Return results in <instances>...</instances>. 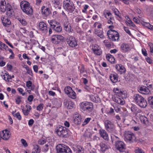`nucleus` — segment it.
Masks as SVG:
<instances>
[{"label":"nucleus","instance_id":"obj_33","mask_svg":"<svg viewBox=\"0 0 153 153\" xmlns=\"http://www.w3.org/2000/svg\"><path fill=\"white\" fill-rule=\"evenodd\" d=\"M72 90V88L69 86H67L65 87L64 88L65 93L67 95L69 94L71 91Z\"/></svg>","mask_w":153,"mask_h":153},{"label":"nucleus","instance_id":"obj_17","mask_svg":"<svg viewBox=\"0 0 153 153\" xmlns=\"http://www.w3.org/2000/svg\"><path fill=\"white\" fill-rule=\"evenodd\" d=\"M41 10L42 14L46 16H48L51 13V11L50 9L44 6L42 7Z\"/></svg>","mask_w":153,"mask_h":153},{"label":"nucleus","instance_id":"obj_28","mask_svg":"<svg viewBox=\"0 0 153 153\" xmlns=\"http://www.w3.org/2000/svg\"><path fill=\"white\" fill-rule=\"evenodd\" d=\"M94 33L96 34L100 37L101 38H103L104 36L103 34L102 30H100L99 31L97 29H95V30Z\"/></svg>","mask_w":153,"mask_h":153},{"label":"nucleus","instance_id":"obj_48","mask_svg":"<svg viewBox=\"0 0 153 153\" xmlns=\"http://www.w3.org/2000/svg\"><path fill=\"white\" fill-rule=\"evenodd\" d=\"M22 97L19 96H18L17 98L16 99V103L18 104H19L20 102H21V99Z\"/></svg>","mask_w":153,"mask_h":153},{"label":"nucleus","instance_id":"obj_8","mask_svg":"<svg viewBox=\"0 0 153 153\" xmlns=\"http://www.w3.org/2000/svg\"><path fill=\"white\" fill-rule=\"evenodd\" d=\"M124 135L126 141L133 142L136 139L134 134L130 131H126Z\"/></svg>","mask_w":153,"mask_h":153},{"label":"nucleus","instance_id":"obj_9","mask_svg":"<svg viewBox=\"0 0 153 153\" xmlns=\"http://www.w3.org/2000/svg\"><path fill=\"white\" fill-rule=\"evenodd\" d=\"M66 41L68 45L72 47H75L77 45L76 41L73 36H68L67 38Z\"/></svg>","mask_w":153,"mask_h":153},{"label":"nucleus","instance_id":"obj_16","mask_svg":"<svg viewBox=\"0 0 153 153\" xmlns=\"http://www.w3.org/2000/svg\"><path fill=\"white\" fill-rule=\"evenodd\" d=\"M99 131L101 137L106 140L108 141V140L109 137L108 134L105 130L101 129L99 130Z\"/></svg>","mask_w":153,"mask_h":153},{"label":"nucleus","instance_id":"obj_62","mask_svg":"<svg viewBox=\"0 0 153 153\" xmlns=\"http://www.w3.org/2000/svg\"><path fill=\"white\" fill-rule=\"evenodd\" d=\"M70 101H68L67 100H65L64 102V105L65 106V107L67 108L68 106L69 103V102Z\"/></svg>","mask_w":153,"mask_h":153},{"label":"nucleus","instance_id":"obj_32","mask_svg":"<svg viewBox=\"0 0 153 153\" xmlns=\"http://www.w3.org/2000/svg\"><path fill=\"white\" fill-rule=\"evenodd\" d=\"M51 40L52 42L55 44H57L59 43L58 39L56 35H53L52 36Z\"/></svg>","mask_w":153,"mask_h":153},{"label":"nucleus","instance_id":"obj_52","mask_svg":"<svg viewBox=\"0 0 153 153\" xmlns=\"http://www.w3.org/2000/svg\"><path fill=\"white\" fill-rule=\"evenodd\" d=\"M100 47L97 45H95L93 46H92V49L93 50V51L94 52L96 51V50H97L98 49H99L100 48Z\"/></svg>","mask_w":153,"mask_h":153},{"label":"nucleus","instance_id":"obj_12","mask_svg":"<svg viewBox=\"0 0 153 153\" xmlns=\"http://www.w3.org/2000/svg\"><path fill=\"white\" fill-rule=\"evenodd\" d=\"M1 20L3 25L5 27L11 24L10 21L7 16L2 15L1 17Z\"/></svg>","mask_w":153,"mask_h":153},{"label":"nucleus","instance_id":"obj_5","mask_svg":"<svg viewBox=\"0 0 153 153\" xmlns=\"http://www.w3.org/2000/svg\"><path fill=\"white\" fill-rule=\"evenodd\" d=\"M56 132L61 137L65 138L68 137V131L65 127L59 126L57 127Z\"/></svg>","mask_w":153,"mask_h":153},{"label":"nucleus","instance_id":"obj_40","mask_svg":"<svg viewBox=\"0 0 153 153\" xmlns=\"http://www.w3.org/2000/svg\"><path fill=\"white\" fill-rule=\"evenodd\" d=\"M25 68L27 71V72L28 74H30L31 76H33V73L31 69H30L28 66H27Z\"/></svg>","mask_w":153,"mask_h":153},{"label":"nucleus","instance_id":"obj_56","mask_svg":"<svg viewBox=\"0 0 153 153\" xmlns=\"http://www.w3.org/2000/svg\"><path fill=\"white\" fill-rule=\"evenodd\" d=\"M60 0H52V2L53 3L57 5H58L60 4Z\"/></svg>","mask_w":153,"mask_h":153},{"label":"nucleus","instance_id":"obj_26","mask_svg":"<svg viewBox=\"0 0 153 153\" xmlns=\"http://www.w3.org/2000/svg\"><path fill=\"white\" fill-rule=\"evenodd\" d=\"M90 98L91 100L94 102L98 103L100 102V99L98 95L90 96Z\"/></svg>","mask_w":153,"mask_h":153},{"label":"nucleus","instance_id":"obj_1","mask_svg":"<svg viewBox=\"0 0 153 153\" xmlns=\"http://www.w3.org/2000/svg\"><path fill=\"white\" fill-rule=\"evenodd\" d=\"M111 142L113 143H114L116 149L120 152H123L126 149L124 143L119 138L113 134L111 135Z\"/></svg>","mask_w":153,"mask_h":153},{"label":"nucleus","instance_id":"obj_46","mask_svg":"<svg viewBox=\"0 0 153 153\" xmlns=\"http://www.w3.org/2000/svg\"><path fill=\"white\" fill-rule=\"evenodd\" d=\"M126 23L127 25H128V24L130 26H131L132 27H134L135 26L134 24L133 23V22L130 19L128 20L126 22Z\"/></svg>","mask_w":153,"mask_h":153},{"label":"nucleus","instance_id":"obj_10","mask_svg":"<svg viewBox=\"0 0 153 153\" xmlns=\"http://www.w3.org/2000/svg\"><path fill=\"white\" fill-rule=\"evenodd\" d=\"M133 98L140 106L141 107H143V98L142 96L139 94H136L134 96Z\"/></svg>","mask_w":153,"mask_h":153},{"label":"nucleus","instance_id":"obj_51","mask_svg":"<svg viewBox=\"0 0 153 153\" xmlns=\"http://www.w3.org/2000/svg\"><path fill=\"white\" fill-rule=\"evenodd\" d=\"M85 135L87 137L91 138L92 136V134L91 132L86 131L85 132Z\"/></svg>","mask_w":153,"mask_h":153},{"label":"nucleus","instance_id":"obj_59","mask_svg":"<svg viewBox=\"0 0 153 153\" xmlns=\"http://www.w3.org/2000/svg\"><path fill=\"white\" fill-rule=\"evenodd\" d=\"M150 92V91L149 89L146 87L144 88V94H149Z\"/></svg>","mask_w":153,"mask_h":153},{"label":"nucleus","instance_id":"obj_39","mask_svg":"<svg viewBox=\"0 0 153 153\" xmlns=\"http://www.w3.org/2000/svg\"><path fill=\"white\" fill-rule=\"evenodd\" d=\"M4 79L5 81L9 82L10 80L11 79V76H10L9 75H4Z\"/></svg>","mask_w":153,"mask_h":153},{"label":"nucleus","instance_id":"obj_34","mask_svg":"<svg viewBox=\"0 0 153 153\" xmlns=\"http://www.w3.org/2000/svg\"><path fill=\"white\" fill-rule=\"evenodd\" d=\"M53 29L55 31L57 32H60L62 30V27L60 26V24L58 26L55 27Z\"/></svg>","mask_w":153,"mask_h":153},{"label":"nucleus","instance_id":"obj_47","mask_svg":"<svg viewBox=\"0 0 153 153\" xmlns=\"http://www.w3.org/2000/svg\"><path fill=\"white\" fill-rule=\"evenodd\" d=\"M43 104L41 103L37 107V110L38 111H41L43 108Z\"/></svg>","mask_w":153,"mask_h":153},{"label":"nucleus","instance_id":"obj_19","mask_svg":"<svg viewBox=\"0 0 153 153\" xmlns=\"http://www.w3.org/2000/svg\"><path fill=\"white\" fill-rule=\"evenodd\" d=\"M114 91L117 93V95L119 97L121 96L122 97L126 98L127 96V94L126 93H123L120 89L117 88H114Z\"/></svg>","mask_w":153,"mask_h":153},{"label":"nucleus","instance_id":"obj_15","mask_svg":"<svg viewBox=\"0 0 153 153\" xmlns=\"http://www.w3.org/2000/svg\"><path fill=\"white\" fill-rule=\"evenodd\" d=\"M39 29L43 33L48 32V28L46 24L43 22H40L39 23Z\"/></svg>","mask_w":153,"mask_h":153},{"label":"nucleus","instance_id":"obj_7","mask_svg":"<svg viewBox=\"0 0 153 153\" xmlns=\"http://www.w3.org/2000/svg\"><path fill=\"white\" fill-rule=\"evenodd\" d=\"M107 34L109 38L112 41H118L119 39V34L116 31L108 30L107 31Z\"/></svg>","mask_w":153,"mask_h":153},{"label":"nucleus","instance_id":"obj_21","mask_svg":"<svg viewBox=\"0 0 153 153\" xmlns=\"http://www.w3.org/2000/svg\"><path fill=\"white\" fill-rule=\"evenodd\" d=\"M116 69L120 72V74H121L123 73H125L126 70L124 67L121 64H117L115 66Z\"/></svg>","mask_w":153,"mask_h":153},{"label":"nucleus","instance_id":"obj_13","mask_svg":"<svg viewBox=\"0 0 153 153\" xmlns=\"http://www.w3.org/2000/svg\"><path fill=\"white\" fill-rule=\"evenodd\" d=\"M7 12L6 15L8 17H10L13 15V11L12 9V7L9 3L7 4V8L6 9Z\"/></svg>","mask_w":153,"mask_h":153},{"label":"nucleus","instance_id":"obj_24","mask_svg":"<svg viewBox=\"0 0 153 153\" xmlns=\"http://www.w3.org/2000/svg\"><path fill=\"white\" fill-rule=\"evenodd\" d=\"M113 100L116 102L121 105H123L125 103L124 100L123 98L122 99L118 97H115L113 99Z\"/></svg>","mask_w":153,"mask_h":153},{"label":"nucleus","instance_id":"obj_61","mask_svg":"<svg viewBox=\"0 0 153 153\" xmlns=\"http://www.w3.org/2000/svg\"><path fill=\"white\" fill-rule=\"evenodd\" d=\"M49 149V146L48 144H45L43 147V150L45 152L47 151Z\"/></svg>","mask_w":153,"mask_h":153},{"label":"nucleus","instance_id":"obj_60","mask_svg":"<svg viewBox=\"0 0 153 153\" xmlns=\"http://www.w3.org/2000/svg\"><path fill=\"white\" fill-rule=\"evenodd\" d=\"M46 143V141L44 140H38V143L39 144L42 145Z\"/></svg>","mask_w":153,"mask_h":153},{"label":"nucleus","instance_id":"obj_50","mask_svg":"<svg viewBox=\"0 0 153 153\" xmlns=\"http://www.w3.org/2000/svg\"><path fill=\"white\" fill-rule=\"evenodd\" d=\"M94 51V52L95 53V54H97V55H100L101 53H102V51L100 49V48H99V49H98L97 50H96V51Z\"/></svg>","mask_w":153,"mask_h":153},{"label":"nucleus","instance_id":"obj_63","mask_svg":"<svg viewBox=\"0 0 153 153\" xmlns=\"http://www.w3.org/2000/svg\"><path fill=\"white\" fill-rule=\"evenodd\" d=\"M124 28L125 31L129 35H131V33L128 28L125 27H124Z\"/></svg>","mask_w":153,"mask_h":153},{"label":"nucleus","instance_id":"obj_14","mask_svg":"<svg viewBox=\"0 0 153 153\" xmlns=\"http://www.w3.org/2000/svg\"><path fill=\"white\" fill-rule=\"evenodd\" d=\"M120 49L122 52L125 53L130 50V47L128 44L123 43L120 45Z\"/></svg>","mask_w":153,"mask_h":153},{"label":"nucleus","instance_id":"obj_53","mask_svg":"<svg viewBox=\"0 0 153 153\" xmlns=\"http://www.w3.org/2000/svg\"><path fill=\"white\" fill-rule=\"evenodd\" d=\"M83 149L81 147L77 148L75 151V153H83Z\"/></svg>","mask_w":153,"mask_h":153},{"label":"nucleus","instance_id":"obj_57","mask_svg":"<svg viewBox=\"0 0 153 153\" xmlns=\"http://www.w3.org/2000/svg\"><path fill=\"white\" fill-rule=\"evenodd\" d=\"M68 106L67 107V108L69 109H70L72 108L74 106V104L73 102L71 101H70L69 103Z\"/></svg>","mask_w":153,"mask_h":153},{"label":"nucleus","instance_id":"obj_58","mask_svg":"<svg viewBox=\"0 0 153 153\" xmlns=\"http://www.w3.org/2000/svg\"><path fill=\"white\" fill-rule=\"evenodd\" d=\"M22 110L23 113L25 115L27 116L29 114V111L28 110H25L24 109H22Z\"/></svg>","mask_w":153,"mask_h":153},{"label":"nucleus","instance_id":"obj_44","mask_svg":"<svg viewBox=\"0 0 153 153\" xmlns=\"http://www.w3.org/2000/svg\"><path fill=\"white\" fill-rule=\"evenodd\" d=\"M91 118L90 117H88L85 119V120L83 122L82 125L83 126H84L85 125L87 124L91 120Z\"/></svg>","mask_w":153,"mask_h":153},{"label":"nucleus","instance_id":"obj_23","mask_svg":"<svg viewBox=\"0 0 153 153\" xmlns=\"http://www.w3.org/2000/svg\"><path fill=\"white\" fill-rule=\"evenodd\" d=\"M109 78L113 83H116L117 81L118 76L116 74H112L110 76Z\"/></svg>","mask_w":153,"mask_h":153},{"label":"nucleus","instance_id":"obj_49","mask_svg":"<svg viewBox=\"0 0 153 153\" xmlns=\"http://www.w3.org/2000/svg\"><path fill=\"white\" fill-rule=\"evenodd\" d=\"M0 46L2 48H3L5 50H7L8 48V46L6 45L4 43L1 42H0Z\"/></svg>","mask_w":153,"mask_h":153},{"label":"nucleus","instance_id":"obj_27","mask_svg":"<svg viewBox=\"0 0 153 153\" xmlns=\"http://www.w3.org/2000/svg\"><path fill=\"white\" fill-rule=\"evenodd\" d=\"M59 23L57 22L55 20H52L50 21V25L51 26V28L52 29L54 28L55 27L58 26Z\"/></svg>","mask_w":153,"mask_h":153},{"label":"nucleus","instance_id":"obj_25","mask_svg":"<svg viewBox=\"0 0 153 153\" xmlns=\"http://www.w3.org/2000/svg\"><path fill=\"white\" fill-rule=\"evenodd\" d=\"M106 59L111 63H114L115 62V59L113 56L110 54H107L106 56Z\"/></svg>","mask_w":153,"mask_h":153},{"label":"nucleus","instance_id":"obj_37","mask_svg":"<svg viewBox=\"0 0 153 153\" xmlns=\"http://www.w3.org/2000/svg\"><path fill=\"white\" fill-rule=\"evenodd\" d=\"M64 28L65 30L68 33L71 32L73 31V30L71 29V25L67 26L66 27H65Z\"/></svg>","mask_w":153,"mask_h":153},{"label":"nucleus","instance_id":"obj_2","mask_svg":"<svg viewBox=\"0 0 153 153\" xmlns=\"http://www.w3.org/2000/svg\"><path fill=\"white\" fill-rule=\"evenodd\" d=\"M20 6L22 11L29 16H31L33 14L32 6L28 2L26 1H22Z\"/></svg>","mask_w":153,"mask_h":153},{"label":"nucleus","instance_id":"obj_3","mask_svg":"<svg viewBox=\"0 0 153 153\" xmlns=\"http://www.w3.org/2000/svg\"><path fill=\"white\" fill-rule=\"evenodd\" d=\"M79 106L82 111H83L86 113L91 112L93 108V104L88 102H81L79 104Z\"/></svg>","mask_w":153,"mask_h":153},{"label":"nucleus","instance_id":"obj_64","mask_svg":"<svg viewBox=\"0 0 153 153\" xmlns=\"http://www.w3.org/2000/svg\"><path fill=\"white\" fill-rule=\"evenodd\" d=\"M146 61L150 64H151L152 63V60L149 57H147L146 58Z\"/></svg>","mask_w":153,"mask_h":153},{"label":"nucleus","instance_id":"obj_42","mask_svg":"<svg viewBox=\"0 0 153 153\" xmlns=\"http://www.w3.org/2000/svg\"><path fill=\"white\" fill-rule=\"evenodd\" d=\"M34 149H36L35 151L36 153H39L40 152V149L39 148V146L38 145H34Z\"/></svg>","mask_w":153,"mask_h":153},{"label":"nucleus","instance_id":"obj_41","mask_svg":"<svg viewBox=\"0 0 153 153\" xmlns=\"http://www.w3.org/2000/svg\"><path fill=\"white\" fill-rule=\"evenodd\" d=\"M56 36L58 39L59 43L61 41H62L64 39V37L61 35H56Z\"/></svg>","mask_w":153,"mask_h":153},{"label":"nucleus","instance_id":"obj_31","mask_svg":"<svg viewBox=\"0 0 153 153\" xmlns=\"http://www.w3.org/2000/svg\"><path fill=\"white\" fill-rule=\"evenodd\" d=\"M68 95L69 97L73 99H75L76 97V94L73 90L71 91Z\"/></svg>","mask_w":153,"mask_h":153},{"label":"nucleus","instance_id":"obj_36","mask_svg":"<svg viewBox=\"0 0 153 153\" xmlns=\"http://www.w3.org/2000/svg\"><path fill=\"white\" fill-rule=\"evenodd\" d=\"M144 27H146L149 29L153 30V26L151 25L149 23L144 22Z\"/></svg>","mask_w":153,"mask_h":153},{"label":"nucleus","instance_id":"obj_6","mask_svg":"<svg viewBox=\"0 0 153 153\" xmlns=\"http://www.w3.org/2000/svg\"><path fill=\"white\" fill-rule=\"evenodd\" d=\"M104 125L106 130L110 133L115 132V126L114 124L111 121L106 120L104 121Z\"/></svg>","mask_w":153,"mask_h":153},{"label":"nucleus","instance_id":"obj_30","mask_svg":"<svg viewBox=\"0 0 153 153\" xmlns=\"http://www.w3.org/2000/svg\"><path fill=\"white\" fill-rule=\"evenodd\" d=\"M26 85L28 88L32 90H33L34 89V87L33 86L32 82L30 81L26 82Z\"/></svg>","mask_w":153,"mask_h":153},{"label":"nucleus","instance_id":"obj_18","mask_svg":"<svg viewBox=\"0 0 153 153\" xmlns=\"http://www.w3.org/2000/svg\"><path fill=\"white\" fill-rule=\"evenodd\" d=\"M7 8V4L5 0H0V11L4 12Z\"/></svg>","mask_w":153,"mask_h":153},{"label":"nucleus","instance_id":"obj_38","mask_svg":"<svg viewBox=\"0 0 153 153\" xmlns=\"http://www.w3.org/2000/svg\"><path fill=\"white\" fill-rule=\"evenodd\" d=\"M64 151V153H72V152L70 148L66 145H65Z\"/></svg>","mask_w":153,"mask_h":153},{"label":"nucleus","instance_id":"obj_4","mask_svg":"<svg viewBox=\"0 0 153 153\" xmlns=\"http://www.w3.org/2000/svg\"><path fill=\"white\" fill-rule=\"evenodd\" d=\"M63 7L68 12L73 13L75 9L74 4L70 0H65L63 2Z\"/></svg>","mask_w":153,"mask_h":153},{"label":"nucleus","instance_id":"obj_45","mask_svg":"<svg viewBox=\"0 0 153 153\" xmlns=\"http://www.w3.org/2000/svg\"><path fill=\"white\" fill-rule=\"evenodd\" d=\"M148 101L149 103L152 105H153V97L150 96L148 98Z\"/></svg>","mask_w":153,"mask_h":153},{"label":"nucleus","instance_id":"obj_22","mask_svg":"<svg viewBox=\"0 0 153 153\" xmlns=\"http://www.w3.org/2000/svg\"><path fill=\"white\" fill-rule=\"evenodd\" d=\"M74 117V123L77 125L80 124L82 119L81 116L79 114H75Z\"/></svg>","mask_w":153,"mask_h":153},{"label":"nucleus","instance_id":"obj_20","mask_svg":"<svg viewBox=\"0 0 153 153\" xmlns=\"http://www.w3.org/2000/svg\"><path fill=\"white\" fill-rule=\"evenodd\" d=\"M65 145L63 144H59L56 147L57 153H64V149Z\"/></svg>","mask_w":153,"mask_h":153},{"label":"nucleus","instance_id":"obj_35","mask_svg":"<svg viewBox=\"0 0 153 153\" xmlns=\"http://www.w3.org/2000/svg\"><path fill=\"white\" fill-rule=\"evenodd\" d=\"M15 112L13 111L12 114L15 117H16L19 120H20L21 119V117L20 113L19 112H17L15 114Z\"/></svg>","mask_w":153,"mask_h":153},{"label":"nucleus","instance_id":"obj_43","mask_svg":"<svg viewBox=\"0 0 153 153\" xmlns=\"http://www.w3.org/2000/svg\"><path fill=\"white\" fill-rule=\"evenodd\" d=\"M113 11L116 15L118 16L120 18V13L117 9H114L113 10Z\"/></svg>","mask_w":153,"mask_h":153},{"label":"nucleus","instance_id":"obj_55","mask_svg":"<svg viewBox=\"0 0 153 153\" xmlns=\"http://www.w3.org/2000/svg\"><path fill=\"white\" fill-rule=\"evenodd\" d=\"M114 109L115 110V111L117 112L118 113L120 111V106H119L118 105H115L114 106Z\"/></svg>","mask_w":153,"mask_h":153},{"label":"nucleus","instance_id":"obj_29","mask_svg":"<svg viewBox=\"0 0 153 153\" xmlns=\"http://www.w3.org/2000/svg\"><path fill=\"white\" fill-rule=\"evenodd\" d=\"M100 146L101 150L103 152L105 151L108 149V146L107 145L102 143H100Z\"/></svg>","mask_w":153,"mask_h":153},{"label":"nucleus","instance_id":"obj_11","mask_svg":"<svg viewBox=\"0 0 153 153\" xmlns=\"http://www.w3.org/2000/svg\"><path fill=\"white\" fill-rule=\"evenodd\" d=\"M10 137L9 131L7 130H3L0 132V138L4 140H7Z\"/></svg>","mask_w":153,"mask_h":153},{"label":"nucleus","instance_id":"obj_54","mask_svg":"<svg viewBox=\"0 0 153 153\" xmlns=\"http://www.w3.org/2000/svg\"><path fill=\"white\" fill-rule=\"evenodd\" d=\"M22 143L23 144L25 147H27V144L26 140L23 139H22L21 140Z\"/></svg>","mask_w":153,"mask_h":153}]
</instances>
